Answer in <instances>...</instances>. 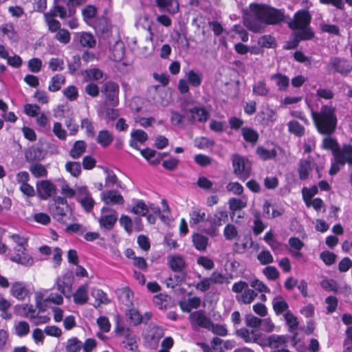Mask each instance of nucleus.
<instances>
[{
  "label": "nucleus",
  "mask_w": 352,
  "mask_h": 352,
  "mask_svg": "<svg viewBox=\"0 0 352 352\" xmlns=\"http://www.w3.org/2000/svg\"><path fill=\"white\" fill-rule=\"evenodd\" d=\"M228 212L225 210L218 209L213 214H210L207 217V221L210 223L211 228L206 231L210 235H214L215 227H220L228 221Z\"/></svg>",
  "instance_id": "obj_12"
},
{
  "label": "nucleus",
  "mask_w": 352,
  "mask_h": 352,
  "mask_svg": "<svg viewBox=\"0 0 352 352\" xmlns=\"http://www.w3.org/2000/svg\"><path fill=\"white\" fill-rule=\"evenodd\" d=\"M265 346L271 349V352H290L287 349L288 337L283 335L273 334L264 340Z\"/></svg>",
  "instance_id": "obj_8"
},
{
  "label": "nucleus",
  "mask_w": 352,
  "mask_h": 352,
  "mask_svg": "<svg viewBox=\"0 0 352 352\" xmlns=\"http://www.w3.org/2000/svg\"><path fill=\"white\" fill-rule=\"evenodd\" d=\"M117 220V212L113 211L109 214H102L98 219V222L101 228H103L107 230H110L113 228Z\"/></svg>",
  "instance_id": "obj_22"
},
{
  "label": "nucleus",
  "mask_w": 352,
  "mask_h": 352,
  "mask_svg": "<svg viewBox=\"0 0 352 352\" xmlns=\"http://www.w3.org/2000/svg\"><path fill=\"white\" fill-rule=\"evenodd\" d=\"M102 201L106 205H122L124 202L122 195L116 190H109L100 195Z\"/></svg>",
  "instance_id": "obj_17"
},
{
  "label": "nucleus",
  "mask_w": 352,
  "mask_h": 352,
  "mask_svg": "<svg viewBox=\"0 0 352 352\" xmlns=\"http://www.w3.org/2000/svg\"><path fill=\"white\" fill-rule=\"evenodd\" d=\"M187 81L192 87H198L201 85L203 76L201 73L191 69L186 73Z\"/></svg>",
  "instance_id": "obj_43"
},
{
  "label": "nucleus",
  "mask_w": 352,
  "mask_h": 352,
  "mask_svg": "<svg viewBox=\"0 0 352 352\" xmlns=\"http://www.w3.org/2000/svg\"><path fill=\"white\" fill-rule=\"evenodd\" d=\"M25 159L29 162L41 161L43 159L42 149L38 147L32 146L25 153Z\"/></svg>",
  "instance_id": "obj_38"
},
{
  "label": "nucleus",
  "mask_w": 352,
  "mask_h": 352,
  "mask_svg": "<svg viewBox=\"0 0 352 352\" xmlns=\"http://www.w3.org/2000/svg\"><path fill=\"white\" fill-rule=\"evenodd\" d=\"M91 295L95 298V303L94 304L95 307H98L102 304H108L110 302L107 294L100 289H94Z\"/></svg>",
  "instance_id": "obj_42"
},
{
  "label": "nucleus",
  "mask_w": 352,
  "mask_h": 352,
  "mask_svg": "<svg viewBox=\"0 0 352 352\" xmlns=\"http://www.w3.org/2000/svg\"><path fill=\"white\" fill-rule=\"evenodd\" d=\"M233 173L243 181L246 180L251 173V165L245 157L234 154L232 156Z\"/></svg>",
  "instance_id": "obj_5"
},
{
  "label": "nucleus",
  "mask_w": 352,
  "mask_h": 352,
  "mask_svg": "<svg viewBox=\"0 0 352 352\" xmlns=\"http://www.w3.org/2000/svg\"><path fill=\"white\" fill-rule=\"evenodd\" d=\"M16 254L10 257V260L26 266H31L34 263L32 257L26 252V249H16Z\"/></svg>",
  "instance_id": "obj_20"
},
{
  "label": "nucleus",
  "mask_w": 352,
  "mask_h": 352,
  "mask_svg": "<svg viewBox=\"0 0 352 352\" xmlns=\"http://www.w3.org/2000/svg\"><path fill=\"white\" fill-rule=\"evenodd\" d=\"M3 34L11 40L12 41H17L19 39L18 34L14 30V25L12 23H6L2 25L0 28Z\"/></svg>",
  "instance_id": "obj_52"
},
{
  "label": "nucleus",
  "mask_w": 352,
  "mask_h": 352,
  "mask_svg": "<svg viewBox=\"0 0 352 352\" xmlns=\"http://www.w3.org/2000/svg\"><path fill=\"white\" fill-rule=\"evenodd\" d=\"M66 170L74 177H78L81 173V166L77 162H68L65 164Z\"/></svg>",
  "instance_id": "obj_62"
},
{
  "label": "nucleus",
  "mask_w": 352,
  "mask_h": 352,
  "mask_svg": "<svg viewBox=\"0 0 352 352\" xmlns=\"http://www.w3.org/2000/svg\"><path fill=\"white\" fill-rule=\"evenodd\" d=\"M252 214L254 216L252 231L255 235H258L265 230V226L261 219L259 211L254 210L252 212Z\"/></svg>",
  "instance_id": "obj_45"
},
{
  "label": "nucleus",
  "mask_w": 352,
  "mask_h": 352,
  "mask_svg": "<svg viewBox=\"0 0 352 352\" xmlns=\"http://www.w3.org/2000/svg\"><path fill=\"white\" fill-rule=\"evenodd\" d=\"M58 0H54L53 8L44 14L53 18L59 16L61 19H65L67 17V10L65 7L58 5Z\"/></svg>",
  "instance_id": "obj_36"
},
{
  "label": "nucleus",
  "mask_w": 352,
  "mask_h": 352,
  "mask_svg": "<svg viewBox=\"0 0 352 352\" xmlns=\"http://www.w3.org/2000/svg\"><path fill=\"white\" fill-rule=\"evenodd\" d=\"M327 70L346 76L351 72L352 65L349 60L344 58L333 57L329 62Z\"/></svg>",
  "instance_id": "obj_9"
},
{
  "label": "nucleus",
  "mask_w": 352,
  "mask_h": 352,
  "mask_svg": "<svg viewBox=\"0 0 352 352\" xmlns=\"http://www.w3.org/2000/svg\"><path fill=\"white\" fill-rule=\"evenodd\" d=\"M252 91L253 94L257 96H266L268 95L270 89L267 87L265 81L260 80L254 84Z\"/></svg>",
  "instance_id": "obj_54"
},
{
  "label": "nucleus",
  "mask_w": 352,
  "mask_h": 352,
  "mask_svg": "<svg viewBox=\"0 0 352 352\" xmlns=\"http://www.w3.org/2000/svg\"><path fill=\"white\" fill-rule=\"evenodd\" d=\"M273 309L276 315L287 312L289 308L287 302L281 296H276L272 300Z\"/></svg>",
  "instance_id": "obj_34"
},
{
  "label": "nucleus",
  "mask_w": 352,
  "mask_h": 352,
  "mask_svg": "<svg viewBox=\"0 0 352 352\" xmlns=\"http://www.w3.org/2000/svg\"><path fill=\"white\" fill-rule=\"evenodd\" d=\"M238 230L236 228L231 224H227L223 230V236L226 240L232 241L234 239L236 238L238 236Z\"/></svg>",
  "instance_id": "obj_60"
},
{
  "label": "nucleus",
  "mask_w": 352,
  "mask_h": 352,
  "mask_svg": "<svg viewBox=\"0 0 352 352\" xmlns=\"http://www.w3.org/2000/svg\"><path fill=\"white\" fill-rule=\"evenodd\" d=\"M131 212L138 215L145 216L148 212V208L142 200H138L132 208Z\"/></svg>",
  "instance_id": "obj_59"
},
{
  "label": "nucleus",
  "mask_w": 352,
  "mask_h": 352,
  "mask_svg": "<svg viewBox=\"0 0 352 352\" xmlns=\"http://www.w3.org/2000/svg\"><path fill=\"white\" fill-rule=\"evenodd\" d=\"M321 287L327 292H337L339 286L337 282L333 279L324 278L320 282Z\"/></svg>",
  "instance_id": "obj_57"
},
{
  "label": "nucleus",
  "mask_w": 352,
  "mask_h": 352,
  "mask_svg": "<svg viewBox=\"0 0 352 352\" xmlns=\"http://www.w3.org/2000/svg\"><path fill=\"white\" fill-rule=\"evenodd\" d=\"M65 78L62 74H56L53 76L50 80L48 89L50 91H58L62 85L65 83Z\"/></svg>",
  "instance_id": "obj_47"
},
{
  "label": "nucleus",
  "mask_w": 352,
  "mask_h": 352,
  "mask_svg": "<svg viewBox=\"0 0 352 352\" xmlns=\"http://www.w3.org/2000/svg\"><path fill=\"white\" fill-rule=\"evenodd\" d=\"M211 284L223 285L224 283L228 284L230 283L229 278L219 272H213L209 277Z\"/></svg>",
  "instance_id": "obj_56"
},
{
  "label": "nucleus",
  "mask_w": 352,
  "mask_h": 352,
  "mask_svg": "<svg viewBox=\"0 0 352 352\" xmlns=\"http://www.w3.org/2000/svg\"><path fill=\"white\" fill-rule=\"evenodd\" d=\"M44 18L50 32H55L61 29V24L59 21L45 14H44Z\"/></svg>",
  "instance_id": "obj_58"
},
{
  "label": "nucleus",
  "mask_w": 352,
  "mask_h": 352,
  "mask_svg": "<svg viewBox=\"0 0 352 352\" xmlns=\"http://www.w3.org/2000/svg\"><path fill=\"white\" fill-rule=\"evenodd\" d=\"M336 107L329 104L321 105L318 111H311L314 124L320 134L331 135L336 129L338 118Z\"/></svg>",
  "instance_id": "obj_2"
},
{
  "label": "nucleus",
  "mask_w": 352,
  "mask_h": 352,
  "mask_svg": "<svg viewBox=\"0 0 352 352\" xmlns=\"http://www.w3.org/2000/svg\"><path fill=\"white\" fill-rule=\"evenodd\" d=\"M318 189L316 186H313L311 188L304 187L302 190V199L307 207L311 206V198L318 193Z\"/></svg>",
  "instance_id": "obj_50"
},
{
  "label": "nucleus",
  "mask_w": 352,
  "mask_h": 352,
  "mask_svg": "<svg viewBox=\"0 0 352 352\" xmlns=\"http://www.w3.org/2000/svg\"><path fill=\"white\" fill-rule=\"evenodd\" d=\"M283 316L290 332H292L298 329V318L290 311L285 312Z\"/></svg>",
  "instance_id": "obj_53"
},
{
  "label": "nucleus",
  "mask_w": 352,
  "mask_h": 352,
  "mask_svg": "<svg viewBox=\"0 0 352 352\" xmlns=\"http://www.w3.org/2000/svg\"><path fill=\"white\" fill-rule=\"evenodd\" d=\"M311 19V16L305 10L298 11L294 14V19L288 23V25L292 30H301L302 31L296 34V40L292 43H288L285 47L286 49L295 48L300 40H309L313 37L314 34L311 31L306 30L310 23Z\"/></svg>",
  "instance_id": "obj_3"
},
{
  "label": "nucleus",
  "mask_w": 352,
  "mask_h": 352,
  "mask_svg": "<svg viewBox=\"0 0 352 352\" xmlns=\"http://www.w3.org/2000/svg\"><path fill=\"white\" fill-rule=\"evenodd\" d=\"M236 334L245 343H256L265 347L264 340L265 337L257 329L250 330L246 328H241L236 331Z\"/></svg>",
  "instance_id": "obj_6"
},
{
  "label": "nucleus",
  "mask_w": 352,
  "mask_h": 352,
  "mask_svg": "<svg viewBox=\"0 0 352 352\" xmlns=\"http://www.w3.org/2000/svg\"><path fill=\"white\" fill-rule=\"evenodd\" d=\"M188 320L195 330L199 328L208 329L212 325V320L201 310L192 312L188 316Z\"/></svg>",
  "instance_id": "obj_11"
},
{
  "label": "nucleus",
  "mask_w": 352,
  "mask_h": 352,
  "mask_svg": "<svg viewBox=\"0 0 352 352\" xmlns=\"http://www.w3.org/2000/svg\"><path fill=\"white\" fill-rule=\"evenodd\" d=\"M94 28L98 34H104L111 31V25L105 16H102L95 21Z\"/></svg>",
  "instance_id": "obj_30"
},
{
  "label": "nucleus",
  "mask_w": 352,
  "mask_h": 352,
  "mask_svg": "<svg viewBox=\"0 0 352 352\" xmlns=\"http://www.w3.org/2000/svg\"><path fill=\"white\" fill-rule=\"evenodd\" d=\"M29 170L32 175L36 178L47 177V175L46 168L41 164H32L30 166Z\"/></svg>",
  "instance_id": "obj_49"
},
{
  "label": "nucleus",
  "mask_w": 352,
  "mask_h": 352,
  "mask_svg": "<svg viewBox=\"0 0 352 352\" xmlns=\"http://www.w3.org/2000/svg\"><path fill=\"white\" fill-rule=\"evenodd\" d=\"M228 204L229 209L231 211L230 216L232 219L236 211L240 210L247 206V201L238 198L232 197L228 200Z\"/></svg>",
  "instance_id": "obj_40"
},
{
  "label": "nucleus",
  "mask_w": 352,
  "mask_h": 352,
  "mask_svg": "<svg viewBox=\"0 0 352 352\" xmlns=\"http://www.w3.org/2000/svg\"><path fill=\"white\" fill-rule=\"evenodd\" d=\"M142 155L146 158L152 165L158 164L164 156L165 153H160L151 148H146L140 151Z\"/></svg>",
  "instance_id": "obj_23"
},
{
  "label": "nucleus",
  "mask_w": 352,
  "mask_h": 352,
  "mask_svg": "<svg viewBox=\"0 0 352 352\" xmlns=\"http://www.w3.org/2000/svg\"><path fill=\"white\" fill-rule=\"evenodd\" d=\"M288 130L296 136L301 137L305 133V128L296 120H291L288 122Z\"/></svg>",
  "instance_id": "obj_55"
},
{
  "label": "nucleus",
  "mask_w": 352,
  "mask_h": 352,
  "mask_svg": "<svg viewBox=\"0 0 352 352\" xmlns=\"http://www.w3.org/2000/svg\"><path fill=\"white\" fill-rule=\"evenodd\" d=\"M76 199L87 212L93 210L95 201L87 187L80 186L77 188Z\"/></svg>",
  "instance_id": "obj_10"
},
{
  "label": "nucleus",
  "mask_w": 352,
  "mask_h": 352,
  "mask_svg": "<svg viewBox=\"0 0 352 352\" xmlns=\"http://www.w3.org/2000/svg\"><path fill=\"white\" fill-rule=\"evenodd\" d=\"M55 39L63 44H67L70 42L71 36L69 32L64 28H61L55 35Z\"/></svg>",
  "instance_id": "obj_61"
},
{
  "label": "nucleus",
  "mask_w": 352,
  "mask_h": 352,
  "mask_svg": "<svg viewBox=\"0 0 352 352\" xmlns=\"http://www.w3.org/2000/svg\"><path fill=\"white\" fill-rule=\"evenodd\" d=\"M314 165L309 159L301 160L298 166L299 178L305 180L308 178Z\"/></svg>",
  "instance_id": "obj_29"
},
{
  "label": "nucleus",
  "mask_w": 352,
  "mask_h": 352,
  "mask_svg": "<svg viewBox=\"0 0 352 352\" xmlns=\"http://www.w3.org/2000/svg\"><path fill=\"white\" fill-rule=\"evenodd\" d=\"M97 142L102 147H107L113 141V135L108 130L100 131L96 139Z\"/></svg>",
  "instance_id": "obj_39"
},
{
  "label": "nucleus",
  "mask_w": 352,
  "mask_h": 352,
  "mask_svg": "<svg viewBox=\"0 0 352 352\" xmlns=\"http://www.w3.org/2000/svg\"><path fill=\"white\" fill-rule=\"evenodd\" d=\"M74 302L77 305H84L89 299L88 284L80 286L73 295Z\"/></svg>",
  "instance_id": "obj_24"
},
{
  "label": "nucleus",
  "mask_w": 352,
  "mask_h": 352,
  "mask_svg": "<svg viewBox=\"0 0 352 352\" xmlns=\"http://www.w3.org/2000/svg\"><path fill=\"white\" fill-rule=\"evenodd\" d=\"M256 153L263 160L273 158L276 155V152L275 150H268L262 146L257 148Z\"/></svg>",
  "instance_id": "obj_63"
},
{
  "label": "nucleus",
  "mask_w": 352,
  "mask_h": 352,
  "mask_svg": "<svg viewBox=\"0 0 352 352\" xmlns=\"http://www.w3.org/2000/svg\"><path fill=\"white\" fill-rule=\"evenodd\" d=\"M104 76V73L102 70L98 68H91L85 71V80L88 81H98Z\"/></svg>",
  "instance_id": "obj_44"
},
{
  "label": "nucleus",
  "mask_w": 352,
  "mask_h": 352,
  "mask_svg": "<svg viewBox=\"0 0 352 352\" xmlns=\"http://www.w3.org/2000/svg\"><path fill=\"white\" fill-rule=\"evenodd\" d=\"M339 147L340 146L336 139L331 137L330 135H327L323 138L322 148L325 150L331 151L333 155H334Z\"/></svg>",
  "instance_id": "obj_46"
},
{
  "label": "nucleus",
  "mask_w": 352,
  "mask_h": 352,
  "mask_svg": "<svg viewBox=\"0 0 352 352\" xmlns=\"http://www.w3.org/2000/svg\"><path fill=\"white\" fill-rule=\"evenodd\" d=\"M337 164L344 165L346 163L352 164V146L345 144L342 148L340 147L333 155Z\"/></svg>",
  "instance_id": "obj_16"
},
{
  "label": "nucleus",
  "mask_w": 352,
  "mask_h": 352,
  "mask_svg": "<svg viewBox=\"0 0 352 352\" xmlns=\"http://www.w3.org/2000/svg\"><path fill=\"white\" fill-rule=\"evenodd\" d=\"M270 80L275 82L279 91H286L289 85V78L285 74L276 73L270 76Z\"/></svg>",
  "instance_id": "obj_27"
},
{
  "label": "nucleus",
  "mask_w": 352,
  "mask_h": 352,
  "mask_svg": "<svg viewBox=\"0 0 352 352\" xmlns=\"http://www.w3.org/2000/svg\"><path fill=\"white\" fill-rule=\"evenodd\" d=\"M36 192L38 197L45 200L56 193V188L50 180H41L36 182Z\"/></svg>",
  "instance_id": "obj_13"
},
{
  "label": "nucleus",
  "mask_w": 352,
  "mask_h": 352,
  "mask_svg": "<svg viewBox=\"0 0 352 352\" xmlns=\"http://www.w3.org/2000/svg\"><path fill=\"white\" fill-rule=\"evenodd\" d=\"M13 331L16 336L23 338L28 335L30 331V327L29 323L26 321L21 320L14 323Z\"/></svg>",
  "instance_id": "obj_35"
},
{
  "label": "nucleus",
  "mask_w": 352,
  "mask_h": 352,
  "mask_svg": "<svg viewBox=\"0 0 352 352\" xmlns=\"http://www.w3.org/2000/svg\"><path fill=\"white\" fill-rule=\"evenodd\" d=\"M73 277L72 273H67L63 276H58L56 279V285L57 289L61 294L69 296L72 289Z\"/></svg>",
  "instance_id": "obj_14"
},
{
  "label": "nucleus",
  "mask_w": 352,
  "mask_h": 352,
  "mask_svg": "<svg viewBox=\"0 0 352 352\" xmlns=\"http://www.w3.org/2000/svg\"><path fill=\"white\" fill-rule=\"evenodd\" d=\"M86 149L87 144L84 141H76L74 143L72 148L69 151V155L73 159H78L86 151Z\"/></svg>",
  "instance_id": "obj_33"
},
{
  "label": "nucleus",
  "mask_w": 352,
  "mask_h": 352,
  "mask_svg": "<svg viewBox=\"0 0 352 352\" xmlns=\"http://www.w3.org/2000/svg\"><path fill=\"white\" fill-rule=\"evenodd\" d=\"M119 91L118 84L111 80L104 82L101 87V92L104 96L105 102L113 107L118 104Z\"/></svg>",
  "instance_id": "obj_7"
},
{
  "label": "nucleus",
  "mask_w": 352,
  "mask_h": 352,
  "mask_svg": "<svg viewBox=\"0 0 352 352\" xmlns=\"http://www.w3.org/2000/svg\"><path fill=\"white\" fill-rule=\"evenodd\" d=\"M250 10L251 15L244 20V25L254 32H262L263 23L276 24L284 19V14L281 10L265 5L252 3Z\"/></svg>",
  "instance_id": "obj_1"
},
{
  "label": "nucleus",
  "mask_w": 352,
  "mask_h": 352,
  "mask_svg": "<svg viewBox=\"0 0 352 352\" xmlns=\"http://www.w3.org/2000/svg\"><path fill=\"white\" fill-rule=\"evenodd\" d=\"M118 296L120 301L126 307L133 305V294L129 287L118 289Z\"/></svg>",
  "instance_id": "obj_31"
},
{
  "label": "nucleus",
  "mask_w": 352,
  "mask_h": 352,
  "mask_svg": "<svg viewBox=\"0 0 352 352\" xmlns=\"http://www.w3.org/2000/svg\"><path fill=\"white\" fill-rule=\"evenodd\" d=\"M76 36L82 47L89 48L95 47L96 41L91 33L82 32L77 34Z\"/></svg>",
  "instance_id": "obj_32"
},
{
  "label": "nucleus",
  "mask_w": 352,
  "mask_h": 352,
  "mask_svg": "<svg viewBox=\"0 0 352 352\" xmlns=\"http://www.w3.org/2000/svg\"><path fill=\"white\" fill-rule=\"evenodd\" d=\"M10 293L17 300H23L29 294V290L25 283L15 281L10 286Z\"/></svg>",
  "instance_id": "obj_18"
},
{
  "label": "nucleus",
  "mask_w": 352,
  "mask_h": 352,
  "mask_svg": "<svg viewBox=\"0 0 352 352\" xmlns=\"http://www.w3.org/2000/svg\"><path fill=\"white\" fill-rule=\"evenodd\" d=\"M193 245L199 251H205L208 244V238L203 234L197 233L192 236Z\"/></svg>",
  "instance_id": "obj_37"
},
{
  "label": "nucleus",
  "mask_w": 352,
  "mask_h": 352,
  "mask_svg": "<svg viewBox=\"0 0 352 352\" xmlns=\"http://www.w3.org/2000/svg\"><path fill=\"white\" fill-rule=\"evenodd\" d=\"M241 133L246 142L255 144L258 139V133L251 128L243 127L241 129Z\"/></svg>",
  "instance_id": "obj_51"
},
{
  "label": "nucleus",
  "mask_w": 352,
  "mask_h": 352,
  "mask_svg": "<svg viewBox=\"0 0 352 352\" xmlns=\"http://www.w3.org/2000/svg\"><path fill=\"white\" fill-rule=\"evenodd\" d=\"M189 116L186 119L190 123H205L209 118V112L204 107H194L188 110Z\"/></svg>",
  "instance_id": "obj_15"
},
{
  "label": "nucleus",
  "mask_w": 352,
  "mask_h": 352,
  "mask_svg": "<svg viewBox=\"0 0 352 352\" xmlns=\"http://www.w3.org/2000/svg\"><path fill=\"white\" fill-rule=\"evenodd\" d=\"M258 44L263 47L271 48L275 47L276 41L275 38L270 35H264L258 39Z\"/></svg>",
  "instance_id": "obj_64"
},
{
  "label": "nucleus",
  "mask_w": 352,
  "mask_h": 352,
  "mask_svg": "<svg viewBox=\"0 0 352 352\" xmlns=\"http://www.w3.org/2000/svg\"><path fill=\"white\" fill-rule=\"evenodd\" d=\"M232 291L236 294V299L238 302L243 304H250L257 296V294L252 289H250L248 284L243 280L234 283Z\"/></svg>",
  "instance_id": "obj_4"
},
{
  "label": "nucleus",
  "mask_w": 352,
  "mask_h": 352,
  "mask_svg": "<svg viewBox=\"0 0 352 352\" xmlns=\"http://www.w3.org/2000/svg\"><path fill=\"white\" fill-rule=\"evenodd\" d=\"M82 348V342L76 337L68 339L65 344L66 352H80Z\"/></svg>",
  "instance_id": "obj_48"
},
{
  "label": "nucleus",
  "mask_w": 352,
  "mask_h": 352,
  "mask_svg": "<svg viewBox=\"0 0 352 352\" xmlns=\"http://www.w3.org/2000/svg\"><path fill=\"white\" fill-rule=\"evenodd\" d=\"M288 243L290 247L289 252L291 255L295 258H300L302 256L300 250L304 247V243L297 237L289 238Z\"/></svg>",
  "instance_id": "obj_25"
},
{
  "label": "nucleus",
  "mask_w": 352,
  "mask_h": 352,
  "mask_svg": "<svg viewBox=\"0 0 352 352\" xmlns=\"http://www.w3.org/2000/svg\"><path fill=\"white\" fill-rule=\"evenodd\" d=\"M121 332L125 336V339L122 341L124 347L130 351H135L138 349L135 338L130 333L125 334L124 328L118 327L117 329V333H121Z\"/></svg>",
  "instance_id": "obj_28"
},
{
  "label": "nucleus",
  "mask_w": 352,
  "mask_h": 352,
  "mask_svg": "<svg viewBox=\"0 0 352 352\" xmlns=\"http://www.w3.org/2000/svg\"><path fill=\"white\" fill-rule=\"evenodd\" d=\"M206 212L201 209L196 208L190 213V224L191 226H196L206 219Z\"/></svg>",
  "instance_id": "obj_41"
},
{
  "label": "nucleus",
  "mask_w": 352,
  "mask_h": 352,
  "mask_svg": "<svg viewBox=\"0 0 352 352\" xmlns=\"http://www.w3.org/2000/svg\"><path fill=\"white\" fill-rule=\"evenodd\" d=\"M168 265L170 268L175 272H181L186 268V263L182 256L173 255L168 256Z\"/></svg>",
  "instance_id": "obj_26"
},
{
  "label": "nucleus",
  "mask_w": 352,
  "mask_h": 352,
  "mask_svg": "<svg viewBox=\"0 0 352 352\" xmlns=\"http://www.w3.org/2000/svg\"><path fill=\"white\" fill-rule=\"evenodd\" d=\"M157 6L161 11L175 14L179 11V3L175 0H155Z\"/></svg>",
  "instance_id": "obj_21"
},
{
  "label": "nucleus",
  "mask_w": 352,
  "mask_h": 352,
  "mask_svg": "<svg viewBox=\"0 0 352 352\" xmlns=\"http://www.w3.org/2000/svg\"><path fill=\"white\" fill-rule=\"evenodd\" d=\"M43 300V302H52L53 304L60 305L63 302V294H57V293H51L48 296L44 298L43 294H36V305L39 309H42L41 301Z\"/></svg>",
  "instance_id": "obj_19"
}]
</instances>
